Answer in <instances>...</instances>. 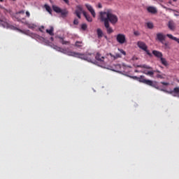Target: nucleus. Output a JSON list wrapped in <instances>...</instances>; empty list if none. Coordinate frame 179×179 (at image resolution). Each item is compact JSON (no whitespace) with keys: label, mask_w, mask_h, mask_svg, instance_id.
<instances>
[{"label":"nucleus","mask_w":179,"mask_h":179,"mask_svg":"<svg viewBox=\"0 0 179 179\" xmlns=\"http://www.w3.org/2000/svg\"><path fill=\"white\" fill-rule=\"evenodd\" d=\"M99 17L101 22H103L108 34H111L114 30L110 27V22L112 24H115L118 22V17L113 13V10L106 9L104 11L99 13Z\"/></svg>","instance_id":"nucleus-1"},{"label":"nucleus","mask_w":179,"mask_h":179,"mask_svg":"<svg viewBox=\"0 0 179 179\" xmlns=\"http://www.w3.org/2000/svg\"><path fill=\"white\" fill-rule=\"evenodd\" d=\"M138 82L141 83H144L145 85H148V86H151L152 87H155L159 90V85H157V82L152 81L150 80H146L145 76H141L138 77Z\"/></svg>","instance_id":"nucleus-2"},{"label":"nucleus","mask_w":179,"mask_h":179,"mask_svg":"<svg viewBox=\"0 0 179 179\" xmlns=\"http://www.w3.org/2000/svg\"><path fill=\"white\" fill-rule=\"evenodd\" d=\"M137 45L138 48L143 50V51H145L147 55H149V57H152V53H150V51L148 50V45H146V43H145V42L139 41L137 42Z\"/></svg>","instance_id":"nucleus-3"},{"label":"nucleus","mask_w":179,"mask_h":179,"mask_svg":"<svg viewBox=\"0 0 179 179\" xmlns=\"http://www.w3.org/2000/svg\"><path fill=\"white\" fill-rule=\"evenodd\" d=\"M95 55L94 53L83 54L81 53L80 59L88 61V62H93L95 59Z\"/></svg>","instance_id":"nucleus-4"},{"label":"nucleus","mask_w":179,"mask_h":179,"mask_svg":"<svg viewBox=\"0 0 179 179\" xmlns=\"http://www.w3.org/2000/svg\"><path fill=\"white\" fill-rule=\"evenodd\" d=\"M20 15H24V10H22L16 13L15 17L17 22H21L24 24H27V20H26V18H22L19 17Z\"/></svg>","instance_id":"nucleus-5"},{"label":"nucleus","mask_w":179,"mask_h":179,"mask_svg":"<svg viewBox=\"0 0 179 179\" xmlns=\"http://www.w3.org/2000/svg\"><path fill=\"white\" fill-rule=\"evenodd\" d=\"M116 41L119 44H125L127 43V38L124 34H119L116 36Z\"/></svg>","instance_id":"nucleus-6"},{"label":"nucleus","mask_w":179,"mask_h":179,"mask_svg":"<svg viewBox=\"0 0 179 179\" xmlns=\"http://www.w3.org/2000/svg\"><path fill=\"white\" fill-rule=\"evenodd\" d=\"M64 54H66V55H69V57H74L75 58L80 59L82 55V53L68 50H65Z\"/></svg>","instance_id":"nucleus-7"},{"label":"nucleus","mask_w":179,"mask_h":179,"mask_svg":"<svg viewBox=\"0 0 179 179\" xmlns=\"http://www.w3.org/2000/svg\"><path fill=\"white\" fill-rule=\"evenodd\" d=\"M94 57L96 61H97L98 62H100V64H103V65L104 64H106V62H104L105 57H103L101 54H100V52H96Z\"/></svg>","instance_id":"nucleus-8"},{"label":"nucleus","mask_w":179,"mask_h":179,"mask_svg":"<svg viewBox=\"0 0 179 179\" xmlns=\"http://www.w3.org/2000/svg\"><path fill=\"white\" fill-rule=\"evenodd\" d=\"M106 56L108 58V57H110L111 61H115V59H118V58H121L122 57L120 53H115V55L108 53Z\"/></svg>","instance_id":"nucleus-9"},{"label":"nucleus","mask_w":179,"mask_h":179,"mask_svg":"<svg viewBox=\"0 0 179 179\" xmlns=\"http://www.w3.org/2000/svg\"><path fill=\"white\" fill-rule=\"evenodd\" d=\"M156 40L164 44V41L166 40V36L163 33H157Z\"/></svg>","instance_id":"nucleus-10"},{"label":"nucleus","mask_w":179,"mask_h":179,"mask_svg":"<svg viewBox=\"0 0 179 179\" xmlns=\"http://www.w3.org/2000/svg\"><path fill=\"white\" fill-rule=\"evenodd\" d=\"M162 92H166V93H169V94H172V96H176V94H179V87H176L173 89V90L172 91H167L165 90H162Z\"/></svg>","instance_id":"nucleus-11"},{"label":"nucleus","mask_w":179,"mask_h":179,"mask_svg":"<svg viewBox=\"0 0 179 179\" xmlns=\"http://www.w3.org/2000/svg\"><path fill=\"white\" fill-rule=\"evenodd\" d=\"M77 9L75 11V15H76L78 19H81L80 15H82V13H83V8L80 6H77Z\"/></svg>","instance_id":"nucleus-12"},{"label":"nucleus","mask_w":179,"mask_h":179,"mask_svg":"<svg viewBox=\"0 0 179 179\" xmlns=\"http://www.w3.org/2000/svg\"><path fill=\"white\" fill-rule=\"evenodd\" d=\"M85 8H87V10L90 12L93 17H96V12L94 11V9L90 4H85Z\"/></svg>","instance_id":"nucleus-13"},{"label":"nucleus","mask_w":179,"mask_h":179,"mask_svg":"<svg viewBox=\"0 0 179 179\" xmlns=\"http://www.w3.org/2000/svg\"><path fill=\"white\" fill-rule=\"evenodd\" d=\"M83 15L85 17V19L87 20V22H93V18H92L90 15H88L85 11L83 12Z\"/></svg>","instance_id":"nucleus-14"},{"label":"nucleus","mask_w":179,"mask_h":179,"mask_svg":"<svg viewBox=\"0 0 179 179\" xmlns=\"http://www.w3.org/2000/svg\"><path fill=\"white\" fill-rule=\"evenodd\" d=\"M168 27L170 30H175L176 29V24H174V22L169 21L168 22Z\"/></svg>","instance_id":"nucleus-15"},{"label":"nucleus","mask_w":179,"mask_h":179,"mask_svg":"<svg viewBox=\"0 0 179 179\" xmlns=\"http://www.w3.org/2000/svg\"><path fill=\"white\" fill-rule=\"evenodd\" d=\"M152 54L153 55H155V57H157V58H161L162 57H163V53L157 50H153Z\"/></svg>","instance_id":"nucleus-16"},{"label":"nucleus","mask_w":179,"mask_h":179,"mask_svg":"<svg viewBox=\"0 0 179 179\" xmlns=\"http://www.w3.org/2000/svg\"><path fill=\"white\" fill-rule=\"evenodd\" d=\"M166 37H169V38H171V40H173L174 41H176V43H178V44H179V38H178L173 36L170 34H167Z\"/></svg>","instance_id":"nucleus-17"},{"label":"nucleus","mask_w":179,"mask_h":179,"mask_svg":"<svg viewBox=\"0 0 179 179\" xmlns=\"http://www.w3.org/2000/svg\"><path fill=\"white\" fill-rule=\"evenodd\" d=\"M147 10L150 13H157V10L155 7L150 6L147 8Z\"/></svg>","instance_id":"nucleus-18"},{"label":"nucleus","mask_w":179,"mask_h":179,"mask_svg":"<svg viewBox=\"0 0 179 179\" xmlns=\"http://www.w3.org/2000/svg\"><path fill=\"white\" fill-rule=\"evenodd\" d=\"M52 8L54 12H55L56 13H61V10H62V9H61V8H59L55 5H53L52 6Z\"/></svg>","instance_id":"nucleus-19"},{"label":"nucleus","mask_w":179,"mask_h":179,"mask_svg":"<svg viewBox=\"0 0 179 179\" xmlns=\"http://www.w3.org/2000/svg\"><path fill=\"white\" fill-rule=\"evenodd\" d=\"M96 34L98 36V38H101V37H103V31L101 30V29L98 28L96 29Z\"/></svg>","instance_id":"nucleus-20"},{"label":"nucleus","mask_w":179,"mask_h":179,"mask_svg":"<svg viewBox=\"0 0 179 179\" xmlns=\"http://www.w3.org/2000/svg\"><path fill=\"white\" fill-rule=\"evenodd\" d=\"M59 13H61L62 17H66V16H68L69 12L68 10L64 9L61 10V12Z\"/></svg>","instance_id":"nucleus-21"},{"label":"nucleus","mask_w":179,"mask_h":179,"mask_svg":"<svg viewBox=\"0 0 179 179\" xmlns=\"http://www.w3.org/2000/svg\"><path fill=\"white\" fill-rule=\"evenodd\" d=\"M46 33H48L50 36H54V27H50V29H46Z\"/></svg>","instance_id":"nucleus-22"},{"label":"nucleus","mask_w":179,"mask_h":179,"mask_svg":"<svg viewBox=\"0 0 179 179\" xmlns=\"http://www.w3.org/2000/svg\"><path fill=\"white\" fill-rule=\"evenodd\" d=\"M160 61H161V63L162 64V65H164V66H167V65H169L167 60H166V59L163 58V57H162L160 58Z\"/></svg>","instance_id":"nucleus-23"},{"label":"nucleus","mask_w":179,"mask_h":179,"mask_svg":"<svg viewBox=\"0 0 179 179\" xmlns=\"http://www.w3.org/2000/svg\"><path fill=\"white\" fill-rule=\"evenodd\" d=\"M59 38L63 45H66L67 44H69V41H64L63 37L59 36Z\"/></svg>","instance_id":"nucleus-24"},{"label":"nucleus","mask_w":179,"mask_h":179,"mask_svg":"<svg viewBox=\"0 0 179 179\" xmlns=\"http://www.w3.org/2000/svg\"><path fill=\"white\" fill-rule=\"evenodd\" d=\"M45 9L47 10V12H48L51 15L52 10L51 9V7H50V6L45 4Z\"/></svg>","instance_id":"nucleus-25"},{"label":"nucleus","mask_w":179,"mask_h":179,"mask_svg":"<svg viewBox=\"0 0 179 179\" xmlns=\"http://www.w3.org/2000/svg\"><path fill=\"white\" fill-rule=\"evenodd\" d=\"M75 47H78V48H80V47H83V43L82 41H76Z\"/></svg>","instance_id":"nucleus-26"},{"label":"nucleus","mask_w":179,"mask_h":179,"mask_svg":"<svg viewBox=\"0 0 179 179\" xmlns=\"http://www.w3.org/2000/svg\"><path fill=\"white\" fill-rule=\"evenodd\" d=\"M138 68H144V69H152V67L148 66L146 64H143L141 66H138Z\"/></svg>","instance_id":"nucleus-27"},{"label":"nucleus","mask_w":179,"mask_h":179,"mask_svg":"<svg viewBox=\"0 0 179 179\" xmlns=\"http://www.w3.org/2000/svg\"><path fill=\"white\" fill-rule=\"evenodd\" d=\"M154 27L153 22H147L148 29H153Z\"/></svg>","instance_id":"nucleus-28"},{"label":"nucleus","mask_w":179,"mask_h":179,"mask_svg":"<svg viewBox=\"0 0 179 179\" xmlns=\"http://www.w3.org/2000/svg\"><path fill=\"white\" fill-rule=\"evenodd\" d=\"M81 29H82V30H83V31L86 30V29H87V24H83L81 25Z\"/></svg>","instance_id":"nucleus-29"},{"label":"nucleus","mask_w":179,"mask_h":179,"mask_svg":"<svg viewBox=\"0 0 179 179\" xmlns=\"http://www.w3.org/2000/svg\"><path fill=\"white\" fill-rule=\"evenodd\" d=\"M27 24L29 29H34V26H36L34 24H29L28 22L27 24Z\"/></svg>","instance_id":"nucleus-30"},{"label":"nucleus","mask_w":179,"mask_h":179,"mask_svg":"<svg viewBox=\"0 0 179 179\" xmlns=\"http://www.w3.org/2000/svg\"><path fill=\"white\" fill-rule=\"evenodd\" d=\"M118 51H120V52L123 55H127V52L124 50L118 48Z\"/></svg>","instance_id":"nucleus-31"},{"label":"nucleus","mask_w":179,"mask_h":179,"mask_svg":"<svg viewBox=\"0 0 179 179\" xmlns=\"http://www.w3.org/2000/svg\"><path fill=\"white\" fill-rule=\"evenodd\" d=\"M146 75H149V76H153V75H155V71H148Z\"/></svg>","instance_id":"nucleus-32"},{"label":"nucleus","mask_w":179,"mask_h":179,"mask_svg":"<svg viewBox=\"0 0 179 179\" xmlns=\"http://www.w3.org/2000/svg\"><path fill=\"white\" fill-rule=\"evenodd\" d=\"M157 78L158 79H164V77L163 75H162V74H157Z\"/></svg>","instance_id":"nucleus-33"},{"label":"nucleus","mask_w":179,"mask_h":179,"mask_svg":"<svg viewBox=\"0 0 179 179\" xmlns=\"http://www.w3.org/2000/svg\"><path fill=\"white\" fill-rule=\"evenodd\" d=\"M134 36H141V33H139V31H134Z\"/></svg>","instance_id":"nucleus-34"},{"label":"nucleus","mask_w":179,"mask_h":179,"mask_svg":"<svg viewBox=\"0 0 179 179\" xmlns=\"http://www.w3.org/2000/svg\"><path fill=\"white\" fill-rule=\"evenodd\" d=\"M73 24H79V20L76 18L73 21Z\"/></svg>","instance_id":"nucleus-35"},{"label":"nucleus","mask_w":179,"mask_h":179,"mask_svg":"<svg viewBox=\"0 0 179 179\" xmlns=\"http://www.w3.org/2000/svg\"><path fill=\"white\" fill-rule=\"evenodd\" d=\"M161 85H163L164 86H169L170 85L169 83L166 82H161Z\"/></svg>","instance_id":"nucleus-36"},{"label":"nucleus","mask_w":179,"mask_h":179,"mask_svg":"<svg viewBox=\"0 0 179 179\" xmlns=\"http://www.w3.org/2000/svg\"><path fill=\"white\" fill-rule=\"evenodd\" d=\"M131 78L134 79V80H138V81L139 80V77L138 76H132Z\"/></svg>","instance_id":"nucleus-37"},{"label":"nucleus","mask_w":179,"mask_h":179,"mask_svg":"<svg viewBox=\"0 0 179 179\" xmlns=\"http://www.w3.org/2000/svg\"><path fill=\"white\" fill-rule=\"evenodd\" d=\"M26 16L27 17H30V13L29 11H26Z\"/></svg>","instance_id":"nucleus-38"},{"label":"nucleus","mask_w":179,"mask_h":179,"mask_svg":"<svg viewBox=\"0 0 179 179\" xmlns=\"http://www.w3.org/2000/svg\"><path fill=\"white\" fill-rule=\"evenodd\" d=\"M43 29H44V26H41V27L39 28V31H41V33H43Z\"/></svg>","instance_id":"nucleus-39"},{"label":"nucleus","mask_w":179,"mask_h":179,"mask_svg":"<svg viewBox=\"0 0 179 179\" xmlns=\"http://www.w3.org/2000/svg\"><path fill=\"white\" fill-rule=\"evenodd\" d=\"M98 8H99V9H101V8H103V6L101 5V3H99L98 4Z\"/></svg>","instance_id":"nucleus-40"},{"label":"nucleus","mask_w":179,"mask_h":179,"mask_svg":"<svg viewBox=\"0 0 179 179\" xmlns=\"http://www.w3.org/2000/svg\"><path fill=\"white\" fill-rule=\"evenodd\" d=\"M65 3H67V5H69V0H63Z\"/></svg>","instance_id":"nucleus-41"},{"label":"nucleus","mask_w":179,"mask_h":179,"mask_svg":"<svg viewBox=\"0 0 179 179\" xmlns=\"http://www.w3.org/2000/svg\"><path fill=\"white\" fill-rule=\"evenodd\" d=\"M3 27H7L8 26V23L7 22H3V24H2Z\"/></svg>","instance_id":"nucleus-42"},{"label":"nucleus","mask_w":179,"mask_h":179,"mask_svg":"<svg viewBox=\"0 0 179 179\" xmlns=\"http://www.w3.org/2000/svg\"><path fill=\"white\" fill-rule=\"evenodd\" d=\"M162 44H164L165 45V47H168L169 46V43H164Z\"/></svg>","instance_id":"nucleus-43"},{"label":"nucleus","mask_w":179,"mask_h":179,"mask_svg":"<svg viewBox=\"0 0 179 179\" xmlns=\"http://www.w3.org/2000/svg\"><path fill=\"white\" fill-rule=\"evenodd\" d=\"M164 9H167V10H173L171 8H167L166 7H164Z\"/></svg>","instance_id":"nucleus-44"},{"label":"nucleus","mask_w":179,"mask_h":179,"mask_svg":"<svg viewBox=\"0 0 179 179\" xmlns=\"http://www.w3.org/2000/svg\"><path fill=\"white\" fill-rule=\"evenodd\" d=\"M169 3L170 5H172L173 1H171V0H169Z\"/></svg>","instance_id":"nucleus-45"},{"label":"nucleus","mask_w":179,"mask_h":179,"mask_svg":"<svg viewBox=\"0 0 179 179\" xmlns=\"http://www.w3.org/2000/svg\"><path fill=\"white\" fill-rule=\"evenodd\" d=\"M154 72H157V73H160V71H159V70L154 71Z\"/></svg>","instance_id":"nucleus-46"},{"label":"nucleus","mask_w":179,"mask_h":179,"mask_svg":"<svg viewBox=\"0 0 179 179\" xmlns=\"http://www.w3.org/2000/svg\"><path fill=\"white\" fill-rule=\"evenodd\" d=\"M18 30V31H20V33H23V31L22 30V29H17Z\"/></svg>","instance_id":"nucleus-47"},{"label":"nucleus","mask_w":179,"mask_h":179,"mask_svg":"<svg viewBox=\"0 0 179 179\" xmlns=\"http://www.w3.org/2000/svg\"><path fill=\"white\" fill-rule=\"evenodd\" d=\"M19 17H21V19H23V17H22L21 14L19 15Z\"/></svg>","instance_id":"nucleus-48"},{"label":"nucleus","mask_w":179,"mask_h":179,"mask_svg":"<svg viewBox=\"0 0 179 179\" xmlns=\"http://www.w3.org/2000/svg\"><path fill=\"white\" fill-rule=\"evenodd\" d=\"M173 2H177V0H173Z\"/></svg>","instance_id":"nucleus-49"},{"label":"nucleus","mask_w":179,"mask_h":179,"mask_svg":"<svg viewBox=\"0 0 179 179\" xmlns=\"http://www.w3.org/2000/svg\"><path fill=\"white\" fill-rule=\"evenodd\" d=\"M0 2H3V0H0Z\"/></svg>","instance_id":"nucleus-50"},{"label":"nucleus","mask_w":179,"mask_h":179,"mask_svg":"<svg viewBox=\"0 0 179 179\" xmlns=\"http://www.w3.org/2000/svg\"><path fill=\"white\" fill-rule=\"evenodd\" d=\"M135 72H138V70H136Z\"/></svg>","instance_id":"nucleus-51"},{"label":"nucleus","mask_w":179,"mask_h":179,"mask_svg":"<svg viewBox=\"0 0 179 179\" xmlns=\"http://www.w3.org/2000/svg\"><path fill=\"white\" fill-rule=\"evenodd\" d=\"M105 38H107V36H105Z\"/></svg>","instance_id":"nucleus-52"},{"label":"nucleus","mask_w":179,"mask_h":179,"mask_svg":"<svg viewBox=\"0 0 179 179\" xmlns=\"http://www.w3.org/2000/svg\"><path fill=\"white\" fill-rule=\"evenodd\" d=\"M13 1H16V0H13Z\"/></svg>","instance_id":"nucleus-53"}]
</instances>
